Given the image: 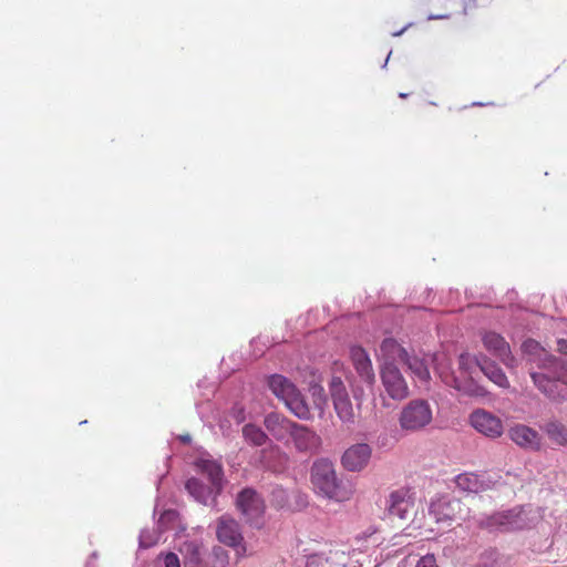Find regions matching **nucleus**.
Masks as SVG:
<instances>
[{"mask_svg":"<svg viewBox=\"0 0 567 567\" xmlns=\"http://www.w3.org/2000/svg\"><path fill=\"white\" fill-rule=\"evenodd\" d=\"M520 349L535 388L553 402L566 401L567 362L551 354L534 339L525 340Z\"/></svg>","mask_w":567,"mask_h":567,"instance_id":"f257e3e1","label":"nucleus"},{"mask_svg":"<svg viewBox=\"0 0 567 567\" xmlns=\"http://www.w3.org/2000/svg\"><path fill=\"white\" fill-rule=\"evenodd\" d=\"M311 483L319 493L337 502L348 501L353 494L351 484L338 480L333 464L328 460L313 463Z\"/></svg>","mask_w":567,"mask_h":567,"instance_id":"f03ea898","label":"nucleus"},{"mask_svg":"<svg viewBox=\"0 0 567 567\" xmlns=\"http://www.w3.org/2000/svg\"><path fill=\"white\" fill-rule=\"evenodd\" d=\"M271 392L300 420H310V408L298 388L286 377L272 374L268 378Z\"/></svg>","mask_w":567,"mask_h":567,"instance_id":"7ed1b4c3","label":"nucleus"},{"mask_svg":"<svg viewBox=\"0 0 567 567\" xmlns=\"http://www.w3.org/2000/svg\"><path fill=\"white\" fill-rule=\"evenodd\" d=\"M433 412L426 400L415 399L410 401L400 412L399 424L402 431L415 433L431 424Z\"/></svg>","mask_w":567,"mask_h":567,"instance_id":"20e7f679","label":"nucleus"},{"mask_svg":"<svg viewBox=\"0 0 567 567\" xmlns=\"http://www.w3.org/2000/svg\"><path fill=\"white\" fill-rule=\"evenodd\" d=\"M217 539L224 545L235 548L237 559L246 556L247 547L239 524L231 517L221 516L216 528Z\"/></svg>","mask_w":567,"mask_h":567,"instance_id":"39448f33","label":"nucleus"},{"mask_svg":"<svg viewBox=\"0 0 567 567\" xmlns=\"http://www.w3.org/2000/svg\"><path fill=\"white\" fill-rule=\"evenodd\" d=\"M522 511L513 508L495 513L491 516L482 518L478 522V527L489 532H513L524 528L525 518Z\"/></svg>","mask_w":567,"mask_h":567,"instance_id":"423d86ee","label":"nucleus"},{"mask_svg":"<svg viewBox=\"0 0 567 567\" xmlns=\"http://www.w3.org/2000/svg\"><path fill=\"white\" fill-rule=\"evenodd\" d=\"M329 391L338 417L346 424H353L355 422L357 414L341 378H331Z\"/></svg>","mask_w":567,"mask_h":567,"instance_id":"0eeeda50","label":"nucleus"},{"mask_svg":"<svg viewBox=\"0 0 567 567\" xmlns=\"http://www.w3.org/2000/svg\"><path fill=\"white\" fill-rule=\"evenodd\" d=\"M461 512L462 502L446 495L436 496L429 506V515L434 522L446 526H451L460 517Z\"/></svg>","mask_w":567,"mask_h":567,"instance_id":"6e6552de","label":"nucleus"},{"mask_svg":"<svg viewBox=\"0 0 567 567\" xmlns=\"http://www.w3.org/2000/svg\"><path fill=\"white\" fill-rule=\"evenodd\" d=\"M470 423L478 433L489 439H498L504 433L502 420L484 409L473 411Z\"/></svg>","mask_w":567,"mask_h":567,"instance_id":"1a4fd4ad","label":"nucleus"},{"mask_svg":"<svg viewBox=\"0 0 567 567\" xmlns=\"http://www.w3.org/2000/svg\"><path fill=\"white\" fill-rule=\"evenodd\" d=\"M381 380L386 393L393 400H403L409 395V386L395 364L388 363L382 367Z\"/></svg>","mask_w":567,"mask_h":567,"instance_id":"9d476101","label":"nucleus"},{"mask_svg":"<svg viewBox=\"0 0 567 567\" xmlns=\"http://www.w3.org/2000/svg\"><path fill=\"white\" fill-rule=\"evenodd\" d=\"M299 453L316 454L321 446V437L312 429L296 423L289 439Z\"/></svg>","mask_w":567,"mask_h":567,"instance_id":"9b49d317","label":"nucleus"},{"mask_svg":"<svg viewBox=\"0 0 567 567\" xmlns=\"http://www.w3.org/2000/svg\"><path fill=\"white\" fill-rule=\"evenodd\" d=\"M509 439L520 449L529 451H540L543 439L533 427L525 424H515L508 430Z\"/></svg>","mask_w":567,"mask_h":567,"instance_id":"f8f14e48","label":"nucleus"},{"mask_svg":"<svg viewBox=\"0 0 567 567\" xmlns=\"http://www.w3.org/2000/svg\"><path fill=\"white\" fill-rule=\"evenodd\" d=\"M455 486L464 493L478 494L494 486V482L486 474L464 472L454 477Z\"/></svg>","mask_w":567,"mask_h":567,"instance_id":"ddd939ff","label":"nucleus"},{"mask_svg":"<svg viewBox=\"0 0 567 567\" xmlns=\"http://www.w3.org/2000/svg\"><path fill=\"white\" fill-rule=\"evenodd\" d=\"M371 454L372 450L369 444L357 443L344 451L341 463L346 470L359 472L368 465Z\"/></svg>","mask_w":567,"mask_h":567,"instance_id":"4468645a","label":"nucleus"},{"mask_svg":"<svg viewBox=\"0 0 567 567\" xmlns=\"http://www.w3.org/2000/svg\"><path fill=\"white\" fill-rule=\"evenodd\" d=\"M482 340L486 350L497 357L506 367H515V358L512 354L511 347L501 334L487 331L483 334Z\"/></svg>","mask_w":567,"mask_h":567,"instance_id":"2eb2a0df","label":"nucleus"},{"mask_svg":"<svg viewBox=\"0 0 567 567\" xmlns=\"http://www.w3.org/2000/svg\"><path fill=\"white\" fill-rule=\"evenodd\" d=\"M297 422L291 421L285 415L276 412L267 414L264 419V425L275 440L288 444V439L293 431Z\"/></svg>","mask_w":567,"mask_h":567,"instance_id":"dca6fc26","label":"nucleus"},{"mask_svg":"<svg viewBox=\"0 0 567 567\" xmlns=\"http://www.w3.org/2000/svg\"><path fill=\"white\" fill-rule=\"evenodd\" d=\"M236 505L248 520L259 518L265 509L262 499L252 488L243 489L237 496Z\"/></svg>","mask_w":567,"mask_h":567,"instance_id":"f3484780","label":"nucleus"},{"mask_svg":"<svg viewBox=\"0 0 567 567\" xmlns=\"http://www.w3.org/2000/svg\"><path fill=\"white\" fill-rule=\"evenodd\" d=\"M350 355L360 378L368 384H373L375 381V374L372 368V362L365 350L361 347L354 346L350 349Z\"/></svg>","mask_w":567,"mask_h":567,"instance_id":"a211bd4d","label":"nucleus"},{"mask_svg":"<svg viewBox=\"0 0 567 567\" xmlns=\"http://www.w3.org/2000/svg\"><path fill=\"white\" fill-rule=\"evenodd\" d=\"M414 508V502L408 492L395 491L390 495L389 513L391 516L406 519Z\"/></svg>","mask_w":567,"mask_h":567,"instance_id":"6ab92c4d","label":"nucleus"},{"mask_svg":"<svg viewBox=\"0 0 567 567\" xmlns=\"http://www.w3.org/2000/svg\"><path fill=\"white\" fill-rule=\"evenodd\" d=\"M408 350L403 348L395 339L385 338L380 346V355L383 360V365L388 363L395 364L406 358Z\"/></svg>","mask_w":567,"mask_h":567,"instance_id":"aec40b11","label":"nucleus"},{"mask_svg":"<svg viewBox=\"0 0 567 567\" xmlns=\"http://www.w3.org/2000/svg\"><path fill=\"white\" fill-rule=\"evenodd\" d=\"M202 549V545L194 540L184 542L179 548L184 567H204Z\"/></svg>","mask_w":567,"mask_h":567,"instance_id":"412c9836","label":"nucleus"},{"mask_svg":"<svg viewBox=\"0 0 567 567\" xmlns=\"http://www.w3.org/2000/svg\"><path fill=\"white\" fill-rule=\"evenodd\" d=\"M401 363L404 364L421 382H427L430 380L431 375L429 368L422 358L408 353L406 358H404Z\"/></svg>","mask_w":567,"mask_h":567,"instance_id":"4be33fe9","label":"nucleus"},{"mask_svg":"<svg viewBox=\"0 0 567 567\" xmlns=\"http://www.w3.org/2000/svg\"><path fill=\"white\" fill-rule=\"evenodd\" d=\"M481 371L496 385L507 389L509 388V381L504 373V371L494 362L488 359H483V364H481Z\"/></svg>","mask_w":567,"mask_h":567,"instance_id":"5701e85b","label":"nucleus"},{"mask_svg":"<svg viewBox=\"0 0 567 567\" xmlns=\"http://www.w3.org/2000/svg\"><path fill=\"white\" fill-rule=\"evenodd\" d=\"M547 437L558 446H567V426L559 421H548L543 427Z\"/></svg>","mask_w":567,"mask_h":567,"instance_id":"b1692460","label":"nucleus"},{"mask_svg":"<svg viewBox=\"0 0 567 567\" xmlns=\"http://www.w3.org/2000/svg\"><path fill=\"white\" fill-rule=\"evenodd\" d=\"M197 466L205 475H207L213 486L219 491L223 481L221 465L213 460H200L197 463Z\"/></svg>","mask_w":567,"mask_h":567,"instance_id":"393cba45","label":"nucleus"},{"mask_svg":"<svg viewBox=\"0 0 567 567\" xmlns=\"http://www.w3.org/2000/svg\"><path fill=\"white\" fill-rule=\"evenodd\" d=\"M243 436L254 446H262L268 442V435L256 424L248 423L243 427Z\"/></svg>","mask_w":567,"mask_h":567,"instance_id":"a878e982","label":"nucleus"},{"mask_svg":"<svg viewBox=\"0 0 567 567\" xmlns=\"http://www.w3.org/2000/svg\"><path fill=\"white\" fill-rule=\"evenodd\" d=\"M185 488L197 502L207 504L212 491L206 487L199 480L195 477L187 480Z\"/></svg>","mask_w":567,"mask_h":567,"instance_id":"bb28decb","label":"nucleus"},{"mask_svg":"<svg viewBox=\"0 0 567 567\" xmlns=\"http://www.w3.org/2000/svg\"><path fill=\"white\" fill-rule=\"evenodd\" d=\"M481 364H483V360H478L468 353H462L458 357V370L464 380L472 379L474 370L476 368L481 369Z\"/></svg>","mask_w":567,"mask_h":567,"instance_id":"cd10ccee","label":"nucleus"},{"mask_svg":"<svg viewBox=\"0 0 567 567\" xmlns=\"http://www.w3.org/2000/svg\"><path fill=\"white\" fill-rule=\"evenodd\" d=\"M229 554L220 546H214L212 549V557L209 567H229Z\"/></svg>","mask_w":567,"mask_h":567,"instance_id":"c85d7f7f","label":"nucleus"},{"mask_svg":"<svg viewBox=\"0 0 567 567\" xmlns=\"http://www.w3.org/2000/svg\"><path fill=\"white\" fill-rule=\"evenodd\" d=\"M436 371L440 374V378L442 381L447 384L451 388H454L456 390L463 389V380L455 377L453 373H450L447 369L442 368L441 365L436 367Z\"/></svg>","mask_w":567,"mask_h":567,"instance_id":"c756f323","label":"nucleus"},{"mask_svg":"<svg viewBox=\"0 0 567 567\" xmlns=\"http://www.w3.org/2000/svg\"><path fill=\"white\" fill-rule=\"evenodd\" d=\"M158 542V535L150 530H143L140 536V546L143 548H150Z\"/></svg>","mask_w":567,"mask_h":567,"instance_id":"7c9ffc66","label":"nucleus"},{"mask_svg":"<svg viewBox=\"0 0 567 567\" xmlns=\"http://www.w3.org/2000/svg\"><path fill=\"white\" fill-rule=\"evenodd\" d=\"M312 396L315 398L313 402L320 410H323L326 404V396L322 386H313L312 388Z\"/></svg>","mask_w":567,"mask_h":567,"instance_id":"2f4dec72","label":"nucleus"},{"mask_svg":"<svg viewBox=\"0 0 567 567\" xmlns=\"http://www.w3.org/2000/svg\"><path fill=\"white\" fill-rule=\"evenodd\" d=\"M415 567H439V565L433 554H426L417 560Z\"/></svg>","mask_w":567,"mask_h":567,"instance_id":"473e14b6","label":"nucleus"},{"mask_svg":"<svg viewBox=\"0 0 567 567\" xmlns=\"http://www.w3.org/2000/svg\"><path fill=\"white\" fill-rule=\"evenodd\" d=\"M307 567H332L328 558L322 556H312L307 563Z\"/></svg>","mask_w":567,"mask_h":567,"instance_id":"72a5a7b5","label":"nucleus"},{"mask_svg":"<svg viewBox=\"0 0 567 567\" xmlns=\"http://www.w3.org/2000/svg\"><path fill=\"white\" fill-rule=\"evenodd\" d=\"M164 567H181L178 556L174 553H167L164 556Z\"/></svg>","mask_w":567,"mask_h":567,"instance_id":"f704fd0d","label":"nucleus"},{"mask_svg":"<svg viewBox=\"0 0 567 567\" xmlns=\"http://www.w3.org/2000/svg\"><path fill=\"white\" fill-rule=\"evenodd\" d=\"M557 351L567 357V340L559 339L557 341Z\"/></svg>","mask_w":567,"mask_h":567,"instance_id":"c9c22d12","label":"nucleus"},{"mask_svg":"<svg viewBox=\"0 0 567 567\" xmlns=\"http://www.w3.org/2000/svg\"><path fill=\"white\" fill-rule=\"evenodd\" d=\"M405 29H406V27L403 28L402 30L398 31V32H394L393 35L394 37L401 35L405 31Z\"/></svg>","mask_w":567,"mask_h":567,"instance_id":"e433bc0d","label":"nucleus"},{"mask_svg":"<svg viewBox=\"0 0 567 567\" xmlns=\"http://www.w3.org/2000/svg\"><path fill=\"white\" fill-rule=\"evenodd\" d=\"M399 97H401V99H405V97H408V94H406V93H400V94H399Z\"/></svg>","mask_w":567,"mask_h":567,"instance_id":"4c0bfd02","label":"nucleus"},{"mask_svg":"<svg viewBox=\"0 0 567 567\" xmlns=\"http://www.w3.org/2000/svg\"><path fill=\"white\" fill-rule=\"evenodd\" d=\"M449 16L447 14H444V16H439L437 18L442 19V18H447Z\"/></svg>","mask_w":567,"mask_h":567,"instance_id":"58836bf2","label":"nucleus"}]
</instances>
